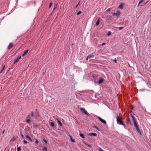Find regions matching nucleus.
<instances>
[{
    "instance_id": "f257e3e1",
    "label": "nucleus",
    "mask_w": 151,
    "mask_h": 151,
    "mask_svg": "<svg viewBox=\"0 0 151 151\" xmlns=\"http://www.w3.org/2000/svg\"><path fill=\"white\" fill-rule=\"evenodd\" d=\"M116 119L117 122H119L121 125L123 126L124 128H125L126 126L125 124L122 121V118H119L118 116L117 115L116 116Z\"/></svg>"
},
{
    "instance_id": "f03ea898",
    "label": "nucleus",
    "mask_w": 151,
    "mask_h": 151,
    "mask_svg": "<svg viewBox=\"0 0 151 151\" xmlns=\"http://www.w3.org/2000/svg\"><path fill=\"white\" fill-rule=\"evenodd\" d=\"M80 109L82 112L84 113L86 115L88 116L89 115V114L87 112V111L85 110V109L81 107L80 108Z\"/></svg>"
},
{
    "instance_id": "7ed1b4c3",
    "label": "nucleus",
    "mask_w": 151,
    "mask_h": 151,
    "mask_svg": "<svg viewBox=\"0 0 151 151\" xmlns=\"http://www.w3.org/2000/svg\"><path fill=\"white\" fill-rule=\"evenodd\" d=\"M98 118L99 119V120L102 123H103L104 124H106V121L105 120L102 119L100 117H98Z\"/></svg>"
},
{
    "instance_id": "20e7f679",
    "label": "nucleus",
    "mask_w": 151,
    "mask_h": 151,
    "mask_svg": "<svg viewBox=\"0 0 151 151\" xmlns=\"http://www.w3.org/2000/svg\"><path fill=\"white\" fill-rule=\"evenodd\" d=\"M120 14L121 12L119 11H117L116 13H113V15H115L116 16L118 17V16L120 15Z\"/></svg>"
},
{
    "instance_id": "39448f33",
    "label": "nucleus",
    "mask_w": 151,
    "mask_h": 151,
    "mask_svg": "<svg viewBox=\"0 0 151 151\" xmlns=\"http://www.w3.org/2000/svg\"><path fill=\"white\" fill-rule=\"evenodd\" d=\"M93 53H92L91 54H90L87 57L86 60H88V59H90L91 58H93V56L94 55L93 54Z\"/></svg>"
},
{
    "instance_id": "423d86ee",
    "label": "nucleus",
    "mask_w": 151,
    "mask_h": 151,
    "mask_svg": "<svg viewBox=\"0 0 151 151\" xmlns=\"http://www.w3.org/2000/svg\"><path fill=\"white\" fill-rule=\"evenodd\" d=\"M124 6V4L122 3L118 6V8L119 9H122L123 8Z\"/></svg>"
},
{
    "instance_id": "0eeeda50",
    "label": "nucleus",
    "mask_w": 151,
    "mask_h": 151,
    "mask_svg": "<svg viewBox=\"0 0 151 151\" xmlns=\"http://www.w3.org/2000/svg\"><path fill=\"white\" fill-rule=\"evenodd\" d=\"M104 79L103 78H100L99 81H98V83L99 84L102 83L104 81Z\"/></svg>"
},
{
    "instance_id": "6e6552de",
    "label": "nucleus",
    "mask_w": 151,
    "mask_h": 151,
    "mask_svg": "<svg viewBox=\"0 0 151 151\" xmlns=\"http://www.w3.org/2000/svg\"><path fill=\"white\" fill-rule=\"evenodd\" d=\"M88 135L90 136H96L97 135L96 133H89Z\"/></svg>"
},
{
    "instance_id": "1a4fd4ad",
    "label": "nucleus",
    "mask_w": 151,
    "mask_h": 151,
    "mask_svg": "<svg viewBox=\"0 0 151 151\" xmlns=\"http://www.w3.org/2000/svg\"><path fill=\"white\" fill-rule=\"evenodd\" d=\"M13 46V45L12 43H10L8 46V49L9 50L11 49Z\"/></svg>"
},
{
    "instance_id": "9d476101",
    "label": "nucleus",
    "mask_w": 151,
    "mask_h": 151,
    "mask_svg": "<svg viewBox=\"0 0 151 151\" xmlns=\"http://www.w3.org/2000/svg\"><path fill=\"white\" fill-rule=\"evenodd\" d=\"M100 18H99L98 20L97 21V22L96 23V24H95V25L96 26H98L99 25V21H100Z\"/></svg>"
},
{
    "instance_id": "9b49d317",
    "label": "nucleus",
    "mask_w": 151,
    "mask_h": 151,
    "mask_svg": "<svg viewBox=\"0 0 151 151\" xmlns=\"http://www.w3.org/2000/svg\"><path fill=\"white\" fill-rule=\"evenodd\" d=\"M29 51L28 49H27V50L24 51V53L22 55V56H24Z\"/></svg>"
},
{
    "instance_id": "f8f14e48",
    "label": "nucleus",
    "mask_w": 151,
    "mask_h": 151,
    "mask_svg": "<svg viewBox=\"0 0 151 151\" xmlns=\"http://www.w3.org/2000/svg\"><path fill=\"white\" fill-rule=\"evenodd\" d=\"M137 130V131L138 133L141 134V132L138 126L136 127Z\"/></svg>"
},
{
    "instance_id": "ddd939ff",
    "label": "nucleus",
    "mask_w": 151,
    "mask_h": 151,
    "mask_svg": "<svg viewBox=\"0 0 151 151\" xmlns=\"http://www.w3.org/2000/svg\"><path fill=\"white\" fill-rule=\"evenodd\" d=\"M133 122H134V126L135 127V128L137 127L138 125H137V124L136 122V121H134Z\"/></svg>"
},
{
    "instance_id": "4468645a",
    "label": "nucleus",
    "mask_w": 151,
    "mask_h": 151,
    "mask_svg": "<svg viewBox=\"0 0 151 151\" xmlns=\"http://www.w3.org/2000/svg\"><path fill=\"white\" fill-rule=\"evenodd\" d=\"M70 140H71V141L72 142H75V140L73 139V138H72V137H71V136H70Z\"/></svg>"
},
{
    "instance_id": "2eb2a0df",
    "label": "nucleus",
    "mask_w": 151,
    "mask_h": 151,
    "mask_svg": "<svg viewBox=\"0 0 151 151\" xmlns=\"http://www.w3.org/2000/svg\"><path fill=\"white\" fill-rule=\"evenodd\" d=\"M57 120H58V123L59 124V125L60 126H62L63 125V124H62V123L58 119H57Z\"/></svg>"
},
{
    "instance_id": "dca6fc26",
    "label": "nucleus",
    "mask_w": 151,
    "mask_h": 151,
    "mask_svg": "<svg viewBox=\"0 0 151 151\" xmlns=\"http://www.w3.org/2000/svg\"><path fill=\"white\" fill-rule=\"evenodd\" d=\"M79 135L81 137H82L83 138V139H84V137L83 135V134L81 133H80L79 134Z\"/></svg>"
},
{
    "instance_id": "f3484780",
    "label": "nucleus",
    "mask_w": 151,
    "mask_h": 151,
    "mask_svg": "<svg viewBox=\"0 0 151 151\" xmlns=\"http://www.w3.org/2000/svg\"><path fill=\"white\" fill-rule=\"evenodd\" d=\"M50 124L52 127H54V124L53 122H50Z\"/></svg>"
},
{
    "instance_id": "a211bd4d",
    "label": "nucleus",
    "mask_w": 151,
    "mask_h": 151,
    "mask_svg": "<svg viewBox=\"0 0 151 151\" xmlns=\"http://www.w3.org/2000/svg\"><path fill=\"white\" fill-rule=\"evenodd\" d=\"M143 1H144V0H140V1H139V4H138V6H138L139 5H140V4L142 3V2H143Z\"/></svg>"
},
{
    "instance_id": "6ab92c4d",
    "label": "nucleus",
    "mask_w": 151,
    "mask_h": 151,
    "mask_svg": "<svg viewBox=\"0 0 151 151\" xmlns=\"http://www.w3.org/2000/svg\"><path fill=\"white\" fill-rule=\"evenodd\" d=\"M26 137L27 138H28L30 141H32L31 138L28 135H26Z\"/></svg>"
},
{
    "instance_id": "aec40b11",
    "label": "nucleus",
    "mask_w": 151,
    "mask_h": 151,
    "mask_svg": "<svg viewBox=\"0 0 151 151\" xmlns=\"http://www.w3.org/2000/svg\"><path fill=\"white\" fill-rule=\"evenodd\" d=\"M43 151H47V149L45 147H44L43 149Z\"/></svg>"
},
{
    "instance_id": "412c9836",
    "label": "nucleus",
    "mask_w": 151,
    "mask_h": 151,
    "mask_svg": "<svg viewBox=\"0 0 151 151\" xmlns=\"http://www.w3.org/2000/svg\"><path fill=\"white\" fill-rule=\"evenodd\" d=\"M132 120L134 121H136V119H135L134 118V116H132Z\"/></svg>"
},
{
    "instance_id": "4be33fe9",
    "label": "nucleus",
    "mask_w": 151,
    "mask_h": 151,
    "mask_svg": "<svg viewBox=\"0 0 151 151\" xmlns=\"http://www.w3.org/2000/svg\"><path fill=\"white\" fill-rule=\"evenodd\" d=\"M18 61H19V60H18V59L17 58L15 60L14 62L13 63V64H15V63L18 62Z\"/></svg>"
},
{
    "instance_id": "5701e85b",
    "label": "nucleus",
    "mask_w": 151,
    "mask_h": 151,
    "mask_svg": "<svg viewBox=\"0 0 151 151\" xmlns=\"http://www.w3.org/2000/svg\"><path fill=\"white\" fill-rule=\"evenodd\" d=\"M17 151H20L21 150V149L20 147H18L17 148Z\"/></svg>"
},
{
    "instance_id": "b1692460",
    "label": "nucleus",
    "mask_w": 151,
    "mask_h": 151,
    "mask_svg": "<svg viewBox=\"0 0 151 151\" xmlns=\"http://www.w3.org/2000/svg\"><path fill=\"white\" fill-rule=\"evenodd\" d=\"M80 1H79V2L77 4L76 6H75V7H74V9H76L77 8V7L79 5V4H80Z\"/></svg>"
},
{
    "instance_id": "393cba45",
    "label": "nucleus",
    "mask_w": 151,
    "mask_h": 151,
    "mask_svg": "<svg viewBox=\"0 0 151 151\" xmlns=\"http://www.w3.org/2000/svg\"><path fill=\"white\" fill-rule=\"evenodd\" d=\"M26 122H27V123H30V120L29 119H28L27 120H26Z\"/></svg>"
},
{
    "instance_id": "a878e982",
    "label": "nucleus",
    "mask_w": 151,
    "mask_h": 151,
    "mask_svg": "<svg viewBox=\"0 0 151 151\" xmlns=\"http://www.w3.org/2000/svg\"><path fill=\"white\" fill-rule=\"evenodd\" d=\"M116 28H117L118 29H119L120 30H121V29H123L124 28V27H116Z\"/></svg>"
},
{
    "instance_id": "bb28decb",
    "label": "nucleus",
    "mask_w": 151,
    "mask_h": 151,
    "mask_svg": "<svg viewBox=\"0 0 151 151\" xmlns=\"http://www.w3.org/2000/svg\"><path fill=\"white\" fill-rule=\"evenodd\" d=\"M35 140H36V141H35V144H38L39 143V142L38 141V140H37L36 139Z\"/></svg>"
},
{
    "instance_id": "cd10ccee",
    "label": "nucleus",
    "mask_w": 151,
    "mask_h": 151,
    "mask_svg": "<svg viewBox=\"0 0 151 151\" xmlns=\"http://www.w3.org/2000/svg\"><path fill=\"white\" fill-rule=\"evenodd\" d=\"M5 67V65H4L3 66V68H2V70H1V72H0V73H1L2 72V71H3V70H4V68Z\"/></svg>"
},
{
    "instance_id": "c85d7f7f",
    "label": "nucleus",
    "mask_w": 151,
    "mask_h": 151,
    "mask_svg": "<svg viewBox=\"0 0 151 151\" xmlns=\"http://www.w3.org/2000/svg\"><path fill=\"white\" fill-rule=\"evenodd\" d=\"M31 115L32 117H33L34 116V112L33 111H32L31 112Z\"/></svg>"
},
{
    "instance_id": "c756f323",
    "label": "nucleus",
    "mask_w": 151,
    "mask_h": 151,
    "mask_svg": "<svg viewBox=\"0 0 151 151\" xmlns=\"http://www.w3.org/2000/svg\"><path fill=\"white\" fill-rule=\"evenodd\" d=\"M23 142H24V144H26L27 143V142L25 140H24L23 141Z\"/></svg>"
},
{
    "instance_id": "7c9ffc66",
    "label": "nucleus",
    "mask_w": 151,
    "mask_h": 151,
    "mask_svg": "<svg viewBox=\"0 0 151 151\" xmlns=\"http://www.w3.org/2000/svg\"><path fill=\"white\" fill-rule=\"evenodd\" d=\"M81 13V11H79L78 13L77 14V15H78L80 14Z\"/></svg>"
},
{
    "instance_id": "2f4dec72",
    "label": "nucleus",
    "mask_w": 151,
    "mask_h": 151,
    "mask_svg": "<svg viewBox=\"0 0 151 151\" xmlns=\"http://www.w3.org/2000/svg\"><path fill=\"white\" fill-rule=\"evenodd\" d=\"M21 58V56H18L17 57V59H18V60L20 59Z\"/></svg>"
},
{
    "instance_id": "473e14b6",
    "label": "nucleus",
    "mask_w": 151,
    "mask_h": 151,
    "mask_svg": "<svg viewBox=\"0 0 151 151\" xmlns=\"http://www.w3.org/2000/svg\"><path fill=\"white\" fill-rule=\"evenodd\" d=\"M111 8H108V9H107V11L108 12H109V11H110V10H111Z\"/></svg>"
},
{
    "instance_id": "72a5a7b5",
    "label": "nucleus",
    "mask_w": 151,
    "mask_h": 151,
    "mask_svg": "<svg viewBox=\"0 0 151 151\" xmlns=\"http://www.w3.org/2000/svg\"><path fill=\"white\" fill-rule=\"evenodd\" d=\"M52 5V2H51L50 3L49 6V8H50Z\"/></svg>"
},
{
    "instance_id": "f704fd0d",
    "label": "nucleus",
    "mask_w": 151,
    "mask_h": 151,
    "mask_svg": "<svg viewBox=\"0 0 151 151\" xmlns=\"http://www.w3.org/2000/svg\"><path fill=\"white\" fill-rule=\"evenodd\" d=\"M99 150L100 151H104V150H103L101 148H99Z\"/></svg>"
},
{
    "instance_id": "c9c22d12",
    "label": "nucleus",
    "mask_w": 151,
    "mask_h": 151,
    "mask_svg": "<svg viewBox=\"0 0 151 151\" xmlns=\"http://www.w3.org/2000/svg\"><path fill=\"white\" fill-rule=\"evenodd\" d=\"M95 128L96 129L98 130H99V129L97 127L95 126Z\"/></svg>"
},
{
    "instance_id": "e433bc0d",
    "label": "nucleus",
    "mask_w": 151,
    "mask_h": 151,
    "mask_svg": "<svg viewBox=\"0 0 151 151\" xmlns=\"http://www.w3.org/2000/svg\"><path fill=\"white\" fill-rule=\"evenodd\" d=\"M15 138L14 137H12L11 139H12L13 141H14L15 140Z\"/></svg>"
},
{
    "instance_id": "4c0bfd02",
    "label": "nucleus",
    "mask_w": 151,
    "mask_h": 151,
    "mask_svg": "<svg viewBox=\"0 0 151 151\" xmlns=\"http://www.w3.org/2000/svg\"><path fill=\"white\" fill-rule=\"evenodd\" d=\"M43 141L46 143H47V141L44 139H43Z\"/></svg>"
},
{
    "instance_id": "58836bf2",
    "label": "nucleus",
    "mask_w": 151,
    "mask_h": 151,
    "mask_svg": "<svg viewBox=\"0 0 151 151\" xmlns=\"http://www.w3.org/2000/svg\"><path fill=\"white\" fill-rule=\"evenodd\" d=\"M114 62L115 63H117V60H116V59H115L114 60Z\"/></svg>"
},
{
    "instance_id": "ea45409f",
    "label": "nucleus",
    "mask_w": 151,
    "mask_h": 151,
    "mask_svg": "<svg viewBox=\"0 0 151 151\" xmlns=\"http://www.w3.org/2000/svg\"><path fill=\"white\" fill-rule=\"evenodd\" d=\"M107 35L108 36H109V35H111V33L110 32H108V33Z\"/></svg>"
},
{
    "instance_id": "a19ab883",
    "label": "nucleus",
    "mask_w": 151,
    "mask_h": 151,
    "mask_svg": "<svg viewBox=\"0 0 151 151\" xmlns=\"http://www.w3.org/2000/svg\"><path fill=\"white\" fill-rule=\"evenodd\" d=\"M106 44V43H103L102 44V46H103L104 45H105Z\"/></svg>"
},
{
    "instance_id": "79ce46f5",
    "label": "nucleus",
    "mask_w": 151,
    "mask_h": 151,
    "mask_svg": "<svg viewBox=\"0 0 151 151\" xmlns=\"http://www.w3.org/2000/svg\"><path fill=\"white\" fill-rule=\"evenodd\" d=\"M21 136L23 138H24V136L22 134H21Z\"/></svg>"
},
{
    "instance_id": "37998d69",
    "label": "nucleus",
    "mask_w": 151,
    "mask_h": 151,
    "mask_svg": "<svg viewBox=\"0 0 151 151\" xmlns=\"http://www.w3.org/2000/svg\"><path fill=\"white\" fill-rule=\"evenodd\" d=\"M88 145V146L89 147H90V145Z\"/></svg>"
},
{
    "instance_id": "c03bdc74",
    "label": "nucleus",
    "mask_w": 151,
    "mask_h": 151,
    "mask_svg": "<svg viewBox=\"0 0 151 151\" xmlns=\"http://www.w3.org/2000/svg\"><path fill=\"white\" fill-rule=\"evenodd\" d=\"M131 117H132V116H133V115L132 114H131Z\"/></svg>"
},
{
    "instance_id": "a18cd8bd",
    "label": "nucleus",
    "mask_w": 151,
    "mask_h": 151,
    "mask_svg": "<svg viewBox=\"0 0 151 151\" xmlns=\"http://www.w3.org/2000/svg\"><path fill=\"white\" fill-rule=\"evenodd\" d=\"M55 9V7H54V8L53 10Z\"/></svg>"
},
{
    "instance_id": "49530a36",
    "label": "nucleus",
    "mask_w": 151,
    "mask_h": 151,
    "mask_svg": "<svg viewBox=\"0 0 151 151\" xmlns=\"http://www.w3.org/2000/svg\"><path fill=\"white\" fill-rule=\"evenodd\" d=\"M4 131H3V133H4Z\"/></svg>"
}]
</instances>
